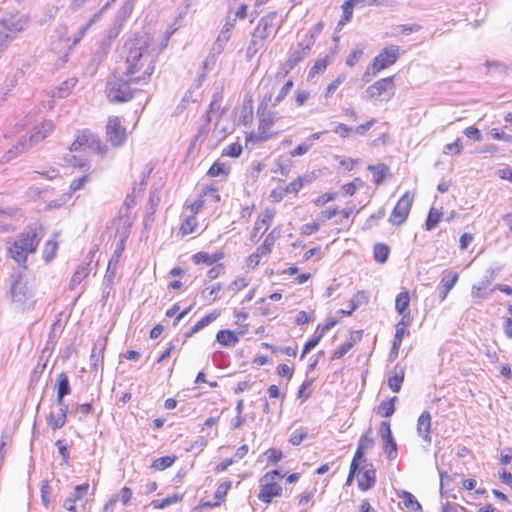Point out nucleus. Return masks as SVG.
Listing matches in <instances>:
<instances>
[{
    "label": "nucleus",
    "instance_id": "37",
    "mask_svg": "<svg viewBox=\"0 0 512 512\" xmlns=\"http://www.w3.org/2000/svg\"><path fill=\"white\" fill-rule=\"evenodd\" d=\"M387 169V166L384 164L368 166V170L373 173V181L376 185L383 182Z\"/></svg>",
    "mask_w": 512,
    "mask_h": 512
},
{
    "label": "nucleus",
    "instance_id": "48",
    "mask_svg": "<svg viewBox=\"0 0 512 512\" xmlns=\"http://www.w3.org/2000/svg\"><path fill=\"white\" fill-rule=\"evenodd\" d=\"M354 7H355V5L351 2V0H347L343 3V5H342L343 17L339 21V25H344L346 22H348L351 19Z\"/></svg>",
    "mask_w": 512,
    "mask_h": 512
},
{
    "label": "nucleus",
    "instance_id": "52",
    "mask_svg": "<svg viewBox=\"0 0 512 512\" xmlns=\"http://www.w3.org/2000/svg\"><path fill=\"white\" fill-rule=\"evenodd\" d=\"M222 289L220 283H216L211 288H207L203 291L204 296L210 301H215L218 298V293Z\"/></svg>",
    "mask_w": 512,
    "mask_h": 512
},
{
    "label": "nucleus",
    "instance_id": "46",
    "mask_svg": "<svg viewBox=\"0 0 512 512\" xmlns=\"http://www.w3.org/2000/svg\"><path fill=\"white\" fill-rule=\"evenodd\" d=\"M294 83L292 80H288L283 87L280 89L278 95L275 97L274 101L272 102V106H277L290 92L292 89Z\"/></svg>",
    "mask_w": 512,
    "mask_h": 512
},
{
    "label": "nucleus",
    "instance_id": "44",
    "mask_svg": "<svg viewBox=\"0 0 512 512\" xmlns=\"http://www.w3.org/2000/svg\"><path fill=\"white\" fill-rule=\"evenodd\" d=\"M197 226V219L194 215L189 216L185 219V221L181 224V232L184 235H188L194 232Z\"/></svg>",
    "mask_w": 512,
    "mask_h": 512
},
{
    "label": "nucleus",
    "instance_id": "60",
    "mask_svg": "<svg viewBox=\"0 0 512 512\" xmlns=\"http://www.w3.org/2000/svg\"><path fill=\"white\" fill-rule=\"evenodd\" d=\"M353 347L352 342L343 343L336 351H334L332 359L342 358Z\"/></svg>",
    "mask_w": 512,
    "mask_h": 512
},
{
    "label": "nucleus",
    "instance_id": "50",
    "mask_svg": "<svg viewBox=\"0 0 512 512\" xmlns=\"http://www.w3.org/2000/svg\"><path fill=\"white\" fill-rule=\"evenodd\" d=\"M242 153V146L239 143H232L225 147L222 156L239 157Z\"/></svg>",
    "mask_w": 512,
    "mask_h": 512
},
{
    "label": "nucleus",
    "instance_id": "11",
    "mask_svg": "<svg viewBox=\"0 0 512 512\" xmlns=\"http://www.w3.org/2000/svg\"><path fill=\"white\" fill-rule=\"evenodd\" d=\"M314 46L313 35H304L301 41L298 42L297 47L290 53L288 59L282 66L284 74L289 73L298 63L310 54Z\"/></svg>",
    "mask_w": 512,
    "mask_h": 512
},
{
    "label": "nucleus",
    "instance_id": "43",
    "mask_svg": "<svg viewBox=\"0 0 512 512\" xmlns=\"http://www.w3.org/2000/svg\"><path fill=\"white\" fill-rule=\"evenodd\" d=\"M175 461V457L163 456L153 461L152 467L156 470H164L170 467Z\"/></svg>",
    "mask_w": 512,
    "mask_h": 512
},
{
    "label": "nucleus",
    "instance_id": "32",
    "mask_svg": "<svg viewBox=\"0 0 512 512\" xmlns=\"http://www.w3.org/2000/svg\"><path fill=\"white\" fill-rule=\"evenodd\" d=\"M397 397L394 396L389 400L382 401L377 407V414L383 417H390L395 412V402Z\"/></svg>",
    "mask_w": 512,
    "mask_h": 512
},
{
    "label": "nucleus",
    "instance_id": "9",
    "mask_svg": "<svg viewBox=\"0 0 512 512\" xmlns=\"http://www.w3.org/2000/svg\"><path fill=\"white\" fill-rule=\"evenodd\" d=\"M86 148L97 152L101 155H105L108 151L106 145L102 144L101 140L89 130L79 131L76 139L70 145V152L83 151Z\"/></svg>",
    "mask_w": 512,
    "mask_h": 512
},
{
    "label": "nucleus",
    "instance_id": "6",
    "mask_svg": "<svg viewBox=\"0 0 512 512\" xmlns=\"http://www.w3.org/2000/svg\"><path fill=\"white\" fill-rule=\"evenodd\" d=\"M28 23V18L20 14H9L0 19V53H2Z\"/></svg>",
    "mask_w": 512,
    "mask_h": 512
},
{
    "label": "nucleus",
    "instance_id": "23",
    "mask_svg": "<svg viewBox=\"0 0 512 512\" xmlns=\"http://www.w3.org/2000/svg\"><path fill=\"white\" fill-rule=\"evenodd\" d=\"M58 406L59 412L57 414L50 413L48 419V424L53 430L62 428L65 425L67 419L68 405L62 404Z\"/></svg>",
    "mask_w": 512,
    "mask_h": 512
},
{
    "label": "nucleus",
    "instance_id": "2",
    "mask_svg": "<svg viewBox=\"0 0 512 512\" xmlns=\"http://www.w3.org/2000/svg\"><path fill=\"white\" fill-rule=\"evenodd\" d=\"M44 236V229L39 223L27 225L15 239L6 242L9 256L23 269H26L27 257L36 252Z\"/></svg>",
    "mask_w": 512,
    "mask_h": 512
},
{
    "label": "nucleus",
    "instance_id": "41",
    "mask_svg": "<svg viewBox=\"0 0 512 512\" xmlns=\"http://www.w3.org/2000/svg\"><path fill=\"white\" fill-rule=\"evenodd\" d=\"M327 65H328L327 57L317 59L315 61V63L313 64V66L310 68L308 77L314 78L317 74L325 71V69L327 68Z\"/></svg>",
    "mask_w": 512,
    "mask_h": 512
},
{
    "label": "nucleus",
    "instance_id": "14",
    "mask_svg": "<svg viewBox=\"0 0 512 512\" xmlns=\"http://www.w3.org/2000/svg\"><path fill=\"white\" fill-rule=\"evenodd\" d=\"M379 434L383 440V449L387 458L393 460L397 457V444L392 435L390 423L382 421L379 426Z\"/></svg>",
    "mask_w": 512,
    "mask_h": 512
},
{
    "label": "nucleus",
    "instance_id": "56",
    "mask_svg": "<svg viewBox=\"0 0 512 512\" xmlns=\"http://www.w3.org/2000/svg\"><path fill=\"white\" fill-rule=\"evenodd\" d=\"M88 180H89L88 174H85L77 179H74L70 184V190L72 192H75L79 189H82L84 187V185L88 182Z\"/></svg>",
    "mask_w": 512,
    "mask_h": 512
},
{
    "label": "nucleus",
    "instance_id": "18",
    "mask_svg": "<svg viewBox=\"0 0 512 512\" xmlns=\"http://www.w3.org/2000/svg\"><path fill=\"white\" fill-rule=\"evenodd\" d=\"M376 484V469L372 463H366L362 476L358 479V487L361 491H368Z\"/></svg>",
    "mask_w": 512,
    "mask_h": 512
},
{
    "label": "nucleus",
    "instance_id": "16",
    "mask_svg": "<svg viewBox=\"0 0 512 512\" xmlns=\"http://www.w3.org/2000/svg\"><path fill=\"white\" fill-rule=\"evenodd\" d=\"M33 146L34 143L32 142L30 136L23 135L19 138L18 142L3 155L2 161L9 162Z\"/></svg>",
    "mask_w": 512,
    "mask_h": 512
},
{
    "label": "nucleus",
    "instance_id": "45",
    "mask_svg": "<svg viewBox=\"0 0 512 512\" xmlns=\"http://www.w3.org/2000/svg\"><path fill=\"white\" fill-rule=\"evenodd\" d=\"M58 248V244L55 241L49 240L46 242L43 250V258L45 261L49 262L53 259L56 250Z\"/></svg>",
    "mask_w": 512,
    "mask_h": 512
},
{
    "label": "nucleus",
    "instance_id": "51",
    "mask_svg": "<svg viewBox=\"0 0 512 512\" xmlns=\"http://www.w3.org/2000/svg\"><path fill=\"white\" fill-rule=\"evenodd\" d=\"M220 316V312L218 310H215L209 314H207L206 316H204L202 319H200L197 324L199 325V327L201 328V330L203 328H205L206 326H208L210 323H212L213 321H215L218 317Z\"/></svg>",
    "mask_w": 512,
    "mask_h": 512
},
{
    "label": "nucleus",
    "instance_id": "54",
    "mask_svg": "<svg viewBox=\"0 0 512 512\" xmlns=\"http://www.w3.org/2000/svg\"><path fill=\"white\" fill-rule=\"evenodd\" d=\"M371 432V428L361 436L360 440H359V444L358 446L360 447V449H363V450H369L373 447L374 445V440L373 438L369 437L368 434Z\"/></svg>",
    "mask_w": 512,
    "mask_h": 512
},
{
    "label": "nucleus",
    "instance_id": "24",
    "mask_svg": "<svg viewBox=\"0 0 512 512\" xmlns=\"http://www.w3.org/2000/svg\"><path fill=\"white\" fill-rule=\"evenodd\" d=\"M224 258V253L222 251H218L213 254H209L208 252L200 251L193 255L192 259L195 264H206L208 266L213 265Z\"/></svg>",
    "mask_w": 512,
    "mask_h": 512
},
{
    "label": "nucleus",
    "instance_id": "39",
    "mask_svg": "<svg viewBox=\"0 0 512 512\" xmlns=\"http://www.w3.org/2000/svg\"><path fill=\"white\" fill-rule=\"evenodd\" d=\"M181 499H182V497L179 496L178 494H173L164 499H158V500L152 501V505L155 509H164L165 507H168L172 504L179 502Z\"/></svg>",
    "mask_w": 512,
    "mask_h": 512
},
{
    "label": "nucleus",
    "instance_id": "8",
    "mask_svg": "<svg viewBox=\"0 0 512 512\" xmlns=\"http://www.w3.org/2000/svg\"><path fill=\"white\" fill-rule=\"evenodd\" d=\"M261 110L257 133L252 132L247 135L246 142L260 143L267 141L275 135V133H272L270 130L273 124L279 119L278 114L273 111H266V107H263L262 104L258 108L259 114Z\"/></svg>",
    "mask_w": 512,
    "mask_h": 512
},
{
    "label": "nucleus",
    "instance_id": "58",
    "mask_svg": "<svg viewBox=\"0 0 512 512\" xmlns=\"http://www.w3.org/2000/svg\"><path fill=\"white\" fill-rule=\"evenodd\" d=\"M247 285L248 281L245 278H237L229 285L228 289L235 294L244 289Z\"/></svg>",
    "mask_w": 512,
    "mask_h": 512
},
{
    "label": "nucleus",
    "instance_id": "64",
    "mask_svg": "<svg viewBox=\"0 0 512 512\" xmlns=\"http://www.w3.org/2000/svg\"><path fill=\"white\" fill-rule=\"evenodd\" d=\"M266 454L268 455L269 461L273 464H276L277 462H279L281 460V458L283 457L282 451L275 449V448L268 449Z\"/></svg>",
    "mask_w": 512,
    "mask_h": 512
},
{
    "label": "nucleus",
    "instance_id": "35",
    "mask_svg": "<svg viewBox=\"0 0 512 512\" xmlns=\"http://www.w3.org/2000/svg\"><path fill=\"white\" fill-rule=\"evenodd\" d=\"M390 253V249L387 245L382 243H377L374 245L373 254L374 259L378 263H385L388 259Z\"/></svg>",
    "mask_w": 512,
    "mask_h": 512
},
{
    "label": "nucleus",
    "instance_id": "36",
    "mask_svg": "<svg viewBox=\"0 0 512 512\" xmlns=\"http://www.w3.org/2000/svg\"><path fill=\"white\" fill-rule=\"evenodd\" d=\"M409 303H410L409 293L407 291L399 293L396 296V300H395L396 311L399 314H402V316L405 315L404 312L407 310Z\"/></svg>",
    "mask_w": 512,
    "mask_h": 512
},
{
    "label": "nucleus",
    "instance_id": "10",
    "mask_svg": "<svg viewBox=\"0 0 512 512\" xmlns=\"http://www.w3.org/2000/svg\"><path fill=\"white\" fill-rule=\"evenodd\" d=\"M395 93L394 76L382 78L367 87L365 97L380 101H389Z\"/></svg>",
    "mask_w": 512,
    "mask_h": 512
},
{
    "label": "nucleus",
    "instance_id": "3",
    "mask_svg": "<svg viewBox=\"0 0 512 512\" xmlns=\"http://www.w3.org/2000/svg\"><path fill=\"white\" fill-rule=\"evenodd\" d=\"M283 18L276 11L263 16L254 28L250 42L246 49V60L251 61L254 56L265 47L269 37H275L283 25Z\"/></svg>",
    "mask_w": 512,
    "mask_h": 512
},
{
    "label": "nucleus",
    "instance_id": "40",
    "mask_svg": "<svg viewBox=\"0 0 512 512\" xmlns=\"http://www.w3.org/2000/svg\"><path fill=\"white\" fill-rule=\"evenodd\" d=\"M221 109V96L218 93L213 95V99L206 111L205 118L207 122L211 121V114L218 113Z\"/></svg>",
    "mask_w": 512,
    "mask_h": 512
},
{
    "label": "nucleus",
    "instance_id": "28",
    "mask_svg": "<svg viewBox=\"0 0 512 512\" xmlns=\"http://www.w3.org/2000/svg\"><path fill=\"white\" fill-rule=\"evenodd\" d=\"M411 319L409 315H403L400 321L396 325V331L394 335L393 341L396 345H401L403 341L404 334L406 333L409 325H410Z\"/></svg>",
    "mask_w": 512,
    "mask_h": 512
},
{
    "label": "nucleus",
    "instance_id": "27",
    "mask_svg": "<svg viewBox=\"0 0 512 512\" xmlns=\"http://www.w3.org/2000/svg\"><path fill=\"white\" fill-rule=\"evenodd\" d=\"M280 236V231L277 228H274L264 239L263 243L257 248L258 254L268 255L272 251V247L274 246L276 240Z\"/></svg>",
    "mask_w": 512,
    "mask_h": 512
},
{
    "label": "nucleus",
    "instance_id": "22",
    "mask_svg": "<svg viewBox=\"0 0 512 512\" xmlns=\"http://www.w3.org/2000/svg\"><path fill=\"white\" fill-rule=\"evenodd\" d=\"M458 280V274L449 272L444 275L438 285L440 301H444Z\"/></svg>",
    "mask_w": 512,
    "mask_h": 512
},
{
    "label": "nucleus",
    "instance_id": "33",
    "mask_svg": "<svg viewBox=\"0 0 512 512\" xmlns=\"http://www.w3.org/2000/svg\"><path fill=\"white\" fill-rule=\"evenodd\" d=\"M401 498L403 505L411 512H417L422 509L421 504L418 502V500L412 493L408 491H403L401 494Z\"/></svg>",
    "mask_w": 512,
    "mask_h": 512
},
{
    "label": "nucleus",
    "instance_id": "30",
    "mask_svg": "<svg viewBox=\"0 0 512 512\" xmlns=\"http://www.w3.org/2000/svg\"><path fill=\"white\" fill-rule=\"evenodd\" d=\"M90 268L89 263L80 264L75 270L71 281H70V289L73 290L75 287L80 284L89 274Z\"/></svg>",
    "mask_w": 512,
    "mask_h": 512
},
{
    "label": "nucleus",
    "instance_id": "42",
    "mask_svg": "<svg viewBox=\"0 0 512 512\" xmlns=\"http://www.w3.org/2000/svg\"><path fill=\"white\" fill-rule=\"evenodd\" d=\"M235 18L227 17L226 23L222 27L220 34L218 36V41H228L230 39L231 30L234 27L235 24Z\"/></svg>",
    "mask_w": 512,
    "mask_h": 512
},
{
    "label": "nucleus",
    "instance_id": "31",
    "mask_svg": "<svg viewBox=\"0 0 512 512\" xmlns=\"http://www.w3.org/2000/svg\"><path fill=\"white\" fill-rule=\"evenodd\" d=\"M230 173L229 167L226 166L225 163L216 161L207 171V175L210 177H222L226 179Z\"/></svg>",
    "mask_w": 512,
    "mask_h": 512
},
{
    "label": "nucleus",
    "instance_id": "59",
    "mask_svg": "<svg viewBox=\"0 0 512 512\" xmlns=\"http://www.w3.org/2000/svg\"><path fill=\"white\" fill-rule=\"evenodd\" d=\"M307 437V433L304 430H296L290 437L289 442L294 445H300L303 440Z\"/></svg>",
    "mask_w": 512,
    "mask_h": 512
},
{
    "label": "nucleus",
    "instance_id": "19",
    "mask_svg": "<svg viewBox=\"0 0 512 512\" xmlns=\"http://www.w3.org/2000/svg\"><path fill=\"white\" fill-rule=\"evenodd\" d=\"M431 415L428 411L422 412L417 421V433L428 445L431 444Z\"/></svg>",
    "mask_w": 512,
    "mask_h": 512
},
{
    "label": "nucleus",
    "instance_id": "38",
    "mask_svg": "<svg viewBox=\"0 0 512 512\" xmlns=\"http://www.w3.org/2000/svg\"><path fill=\"white\" fill-rule=\"evenodd\" d=\"M442 217V212L432 207L428 213L425 227L426 230L431 231L433 230L437 224L439 223L440 219Z\"/></svg>",
    "mask_w": 512,
    "mask_h": 512
},
{
    "label": "nucleus",
    "instance_id": "29",
    "mask_svg": "<svg viewBox=\"0 0 512 512\" xmlns=\"http://www.w3.org/2000/svg\"><path fill=\"white\" fill-rule=\"evenodd\" d=\"M403 381L404 369L396 365L394 375L390 376L388 379V386L393 392L398 393L401 390Z\"/></svg>",
    "mask_w": 512,
    "mask_h": 512
},
{
    "label": "nucleus",
    "instance_id": "20",
    "mask_svg": "<svg viewBox=\"0 0 512 512\" xmlns=\"http://www.w3.org/2000/svg\"><path fill=\"white\" fill-rule=\"evenodd\" d=\"M54 130V124L51 120H44L40 125L35 126L29 136L32 142L37 144L38 142L45 139Z\"/></svg>",
    "mask_w": 512,
    "mask_h": 512
},
{
    "label": "nucleus",
    "instance_id": "53",
    "mask_svg": "<svg viewBox=\"0 0 512 512\" xmlns=\"http://www.w3.org/2000/svg\"><path fill=\"white\" fill-rule=\"evenodd\" d=\"M311 148V143L307 141L300 143L293 150L290 151L291 157H297L306 154Z\"/></svg>",
    "mask_w": 512,
    "mask_h": 512
},
{
    "label": "nucleus",
    "instance_id": "34",
    "mask_svg": "<svg viewBox=\"0 0 512 512\" xmlns=\"http://www.w3.org/2000/svg\"><path fill=\"white\" fill-rule=\"evenodd\" d=\"M64 160L72 167L83 169L88 166V159L82 155H74L72 152L64 156Z\"/></svg>",
    "mask_w": 512,
    "mask_h": 512
},
{
    "label": "nucleus",
    "instance_id": "57",
    "mask_svg": "<svg viewBox=\"0 0 512 512\" xmlns=\"http://www.w3.org/2000/svg\"><path fill=\"white\" fill-rule=\"evenodd\" d=\"M88 490H89V484L88 483H83V484L77 485L74 488V492H73L72 496L77 501L78 500H82L83 497L87 494Z\"/></svg>",
    "mask_w": 512,
    "mask_h": 512
},
{
    "label": "nucleus",
    "instance_id": "62",
    "mask_svg": "<svg viewBox=\"0 0 512 512\" xmlns=\"http://www.w3.org/2000/svg\"><path fill=\"white\" fill-rule=\"evenodd\" d=\"M486 67L489 72L494 71L495 73H498V74H504L506 71V67L498 61H494V62L487 61Z\"/></svg>",
    "mask_w": 512,
    "mask_h": 512
},
{
    "label": "nucleus",
    "instance_id": "25",
    "mask_svg": "<svg viewBox=\"0 0 512 512\" xmlns=\"http://www.w3.org/2000/svg\"><path fill=\"white\" fill-rule=\"evenodd\" d=\"M105 350V341L98 340L94 343L92 352L90 355V369L96 370L99 363H102Z\"/></svg>",
    "mask_w": 512,
    "mask_h": 512
},
{
    "label": "nucleus",
    "instance_id": "1",
    "mask_svg": "<svg viewBox=\"0 0 512 512\" xmlns=\"http://www.w3.org/2000/svg\"><path fill=\"white\" fill-rule=\"evenodd\" d=\"M120 55L124 59L122 71L126 76H131L132 81L150 82L158 53L152 48V39L148 34L135 33L126 40Z\"/></svg>",
    "mask_w": 512,
    "mask_h": 512
},
{
    "label": "nucleus",
    "instance_id": "63",
    "mask_svg": "<svg viewBox=\"0 0 512 512\" xmlns=\"http://www.w3.org/2000/svg\"><path fill=\"white\" fill-rule=\"evenodd\" d=\"M319 342H320L319 337H316L315 335L310 340H308L303 347L301 359H303L304 356L308 352H310L312 349H314L318 345Z\"/></svg>",
    "mask_w": 512,
    "mask_h": 512
},
{
    "label": "nucleus",
    "instance_id": "17",
    "mask_svg": "<svg viewBox=\"0 0 512 512\" xmlns=\"http://www.w3.org/2000/svg\"><path fill=\"white\" fill-rule=\"evenodd\" d=\"M261 489L258 494V498L264 502L269 504L272 501L273 497H279L282 494V487L278 485L276 482L271 481H260Z\"/></svg>",
    "mask_w": 512,
    "mask_h": 512
},
{
    "label": "nucleus",
    "instance_id": "47",
    "mask_svg": "<svg viewBox=\"0 0 512 512\" xmlns=\"http://www.w3.org/2000/svg\"><path fill=\"white\" fill-rule=\"evenodd\" d=\"M363 55V49L360 48V47H355L354 49L351 50V52L349 53V55L347 56L346 58V64L349 66V67H353L355 66V64L360 60V58L362 57Z\"/></svg>",
    "mask_w": 512,
    "mask_h": 512
},
{
    "label": "nucleus",
    "instance_id": "12",
    "mask_svg": "<svg viewBox=\"0 0 512 512\" xmlns=\"http://www.w3.org/2000/svg\"><path fill=\"white\" fill-rule=\"evenodd\" d=\"M106 135L108 141L115 148L124 145L127 139L126 128L122 125L121 119L118 116H111L108 119L106 126Z\"/></svg>",
    "mask_w": 512,
    "mask_h": 512
},
{
    "label": "nucleus",
    "instance_id": "13",
    "mask_svg": "<svg viewBox=\"0 0 512 512\" xmlns=\"http://www.w3.org/2000/svg\"><path fill=\"white\" fill-rule=\"evenodd\" d=\"M412 203L413 195L410 192H406L395 205L389 217V222L395 226L403 224L409 215Z\"/></svg>",
    "mask_w": 512,
    "mask_h": 512
},
{
    "label": "nucleus",
    "instance_id": "7",
    "mask_svg": "<svg viewBox=\"0 0 512 512\" xmlns=\"http://www.w3.org/2000/svg\"><path fill=\"white\" fill-rule=\"evenodd\" d=\"M399 46L391 45L384 48L374 59L371 66L367 67L363 80L370 81L371 77L376 76L380 71L393 65L399 57Z\"/></svg>",
    "mask_w": 512,
    "mask_h": 512
},
{
    "label": "nucleus",
    "instance_id": "49",
    "mask_svg": "<svg viewBox=\"0 0 512 512\" xmlns=\"http://www.w3.org/2000/svg\"><path fill=\"white\" fill-rule=\"evenodd\" d=\"M462 143L458 138L453 143L446 144L443 148V153L446 155H457L461 152Z\"/></svg>",
    "mask_w": 512,
    "mask_h": 512
},
{
    "label": "nucleus",
    "instance_id": "5",
    "mask_svg": "<svg viewBox=\"0 0 512 512\" xmlns=\"http://www.w3.org/2000/svg\"><path fill=\"white\" fill-rule=\"evenodd\" d=\"M147 85L142 81H132L131 76L126 73L112 74L106 83V95L110 102L124 103L134 98L135 94L141 91V87Z\"/></svg>",
    "mask_w": 512,
    "mask_h": 512
},
{
    "label": "nucleus",
    "instance_id": "61",
    "mask_svg": "<svg viewBox=\"0 0 512 512\" xmlns=\"http://www.w3.org/2000/svg\"><path fill=\"white\" fill-rule=\"evenodd\" d=\"M312 383H313V380H306L301 384V386L299 387V390H298V395H297L299 399L304 401L310 397V393L306 392V390L308 388H310Z\"/></svg>",
    "mask_w": 512,
    "mask_h": 512
},
{
    "label": "nucleus",
    "instance_id": "15",
    "mask_svg": "<svg viewBox=\"0 0 512 512\" xmlns=\"http://www.w3.org/2000/svg\"><path fill=\"white\" fill-rule=\"evenodd\" d=\"M274 217V211L271 209H265L258 216L253 231L251 233V241L256 243L260 240L263 234L268 230Z\"/></svg>",
    "mask_w": 512,
    "mask_h": 512
},
{
    "label": "nucleus",
    "instance_id": "4",
    "mask_svg": "<svg viewBox=\"0 0 512 512\" xmlns=\"http://www.w3.org/2000/svg\"><path fill=\"white\" fill-rule=\"evenodd\" d=\"M11 304L20 312H29L36 306L34 290L28 285L22 270L13 271L7 279Z\"/></svg>",
    "mask_w": 512,
    "mask_h": 512
},
{
    "label": "nucleus",
    "instance_id": "55",
    "mask_svg": "<svg viewBox=\"0 0 512 512\" xmlns=\"http://www.w3.org/2000/svg\"><path fill=\"white\" fill-rule=\"evenodd\" d=\"M332 131L338 134L341 138H347L353 129L346 124L338 123L334 126Z\"/></svg>",
    "mask_w": 512,
    "mask_h": 512
},
{
    "label": "nucleus",
    "instance_id": "26",
    "mask_svg": "<svg viewBox=\"0 0 512 512\" xmlns=\"http://www.w3.org/2000/svg\"><path fill=\"white\" fill-rule=\"evenodd\" d=\"M216 340L225 347H233L239 342V337L233 331L225 329L218 331Z\"/></svg>",
    "mask_w": 512,
    "mask_h": 512
},
{
    "label": "nucleus",
    "instance_id": "21",
    "mask_svg": "<svg viewBox=\"0 0 512 512\" xmlns=\"http://www.w3.org/2000/svg\"><path fill=\"white\" fill-rule=\"evenodd\" d=\"M57 398L58 405L65 404L64 397L71 393L70 382L65 372H61L57 377Z\"/></svg>",
    "mask_w": 512,
    "mask_h": 512
}]
</instances>
